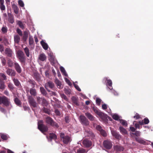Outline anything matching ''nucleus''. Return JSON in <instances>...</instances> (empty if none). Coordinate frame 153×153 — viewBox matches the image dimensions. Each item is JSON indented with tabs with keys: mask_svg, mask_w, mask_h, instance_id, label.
Here are the masks:
<instances>
[{
	"mask_svg": "<svg viewBox=\"0 0 153 153\" xmlns=\"http://www.w3.org/2000/svg\"><path fill=\"white\" fill-rule=\"evenodd\" d=\"M45 121L47 124L50 125L54 128H58L59 127L58 124L55 122L50 117H46Z\"/></svg>",
	"mask_w": 153,
	"mask_h": 153,
	"instance_id": "obj_1",
	"label": "nucleus"
},
{
	"mask_svg": "<svg viewBox=\"0 0 153 153\" xmlns=\"http://www.w3.org/2000/svg\"><path fill=\"white\" fill-rule=\"evenodd\" d=\"M96 114H97L99 117L100 120L104 122L107 123L108 120L107 119V116L103 113L99 111L96 110Z\"/></svg>",
	"mask_w": 153,
	"mask_h": 153,
	"instance_id": "obj_2",
	"label": "nucleus"
},
{
	"mask_svg": "<svg viewBox=\"0 0 153 153\" xmlns=\"http://www.w3.org/2000/svg\"><path fill=\"white\" fill-rule=\"evenodd\" d=\"M59 135L61 139L64 144H67L71 140V138L69 136H65L64 133H60Z\"/></svg>",
	"mask_w": 153,
	"mask_h": 153,
	"instance_id": "obj_3",
	"label": "nucleus"
},
{
	"mask_svg": "<svg viewBox=\"0 0 153 153\" xmlns=\"http://www.w3.org/2000/svg\"><path fill=\"white\" fill-rule=\"evenodd\" d=\"M27 100L31 108L33 110V108H35L37 107L38 105L37 103L31 96H28Z\"/></svg>",
	"mask_w": 153,
	"mask_h": 153,
	"instance_id": "obj_4",
	"label": "nucleus"
},
{
	"mask_svg": "<svg viewBox=\"0 0 153 153\" xmlns=\"http://www.w3.org/2000/svg\"><path fill=\"white\" fill-rule=\"evenodd\" d=\"M17 57L21 63H25V57L24 52L21 51H19L17 52Z\"/></svg>",
	"mask_w": 153,
	"mask_h": 153,
	"instance_id": "obj_5",
	"label": "nucleus"
},
{
	"mask_svg": "<svg viewBox=\"0 0 153 153\" xmlns=\"http://www.w3.org/2000/svg\"><path fill=\"white\" fill-rule=\"evenodd\" d=\"M2 103L6 106H9L10 104L9 100L5 96H0V105Z\"/></svg>",
	"mask_w": 153,
	"mask_h": 153,
	"instance_id": "obj_6",
	"label": "nucleus"
},
{
	"mask_svg": "<svg viewBox=\"0 0 153 153\" xmlns=\"http://www.w3.org/2000/svg\"><path fill=\"white\" fill-rule=\"evenodd\" d=\"M79 120L82 124L85 126H87L89 125V121L85 116L80 115L79 117Z\"/></svg>",
	"mask_w": 153,
	"mask_h": 153,
	"instance_id": "obj_7",
	"label": "nucleus"
},
{
	"mask_svg": "<svg viewBox=\"0 0 153 153\" xmlns=\"http://www.w3.org/2000/svg\"><path fill=\"white\" fill-rule=\"evenodd\" d=\"M104 147L107 149H110L112 146V142L111 141L107 140H104L103 142Z\"/></svg>",
	"mask_w": 153,
	"mask_h": 153,
	"instance_id": "obj_8",
	"label": "nucleus"
},
{
	"mask_svg": "<svg viewBox=\"0 0 153 153\" xmlns=\"http://www.w3.org/2000/svg\"><path fill=\"white\" fill-rule=\"evenodd\" d=\"M38 128L42 133L47 132L48 130V126L44 124H38Z\"/></svg>",
	"mask_w": 153,
	"mask_h": 153,
	"instance_id": "obj_9",
	"label": "nucleus"
},
{
	"mask_svg": "<svg viewBox=\"0 0 153 153\" xmlns=\"http://www.w3.org/2000/svg\"><path fill=\"white\" fill-rule=\"evenodd\" d=\"M54 86V85L53 83L51 81H49L45 84V87L47 90L49 92L51 91L50 90L48 89L49 88L51 89H53Z\"/></svg>",
	"mask_w": 153,
	"mask_h": 153,
	"instance_id": "obj_10",
	"label": "nucleus"
},
{
	"mask_svg": "<svg viewBox=\"0 0 153 153\" xmlns=\"http://www.w3.org/2000/svg\"><path fill=\"white\" fill-rule=\"evenodd\" d=\"M6 73L8 75L11 77L15 76L16 74V72L14 70L10 68L7 69Z\"/></svg>",
	"mask_w": 153,
	"mask_h": 153,
	"instance_id": "obj_11",
	"label": "nucleus"
},
{
	"mask_svg": "<svg viewBox=\"0 0 153 153\" xmlns=\"http://www.w3.org/2000/svg\"><path fill=\"white\" fill-rule=\"evenodd\" d=\"M82 144L85 147L88 148L91 146L92 143L89 140L87 139H84L82 141Z\"/></svg>",
	"mask_w": 153,
	"mask_h": 153,
	"instance_id": "obj_12",
	"label": "nucleus"
},
{
	"mask_svg": "<svg viewBox=\"0 0 153 153\" xmlns=\"http://www.w3.org/2000/svg\"><path fill=\"white\" fill-rule=\"evenodd\" d=\"M8 16L7 20L10 23L13 24L14 21V16L13 15L10 13H8Z\"/></svg>",
	"mask_w": 153,
	"mask_h": 153,
	"instance_id": "obj_13",
	"label": "nucleus"
},
{
	"mask_svg": "<svg viewBox=\"0 0 153 153\" xmlns=\"http://www.w3.org/2000/svg\"><path fill=\"white\" fill-rule=\"evenodd\" d=\"M49 57V60L50 61L51 64L53 65L55 63V60L53 53H50L48 54Z\"/></svg>",
	"mask_w": 153,
	"mask_h": 153,
	"instance_id": "obj_14",
	"label": "nucleus"
},
{
	"mask_svg": "<svg viewBox=\"0 0 153 153\" xmlns=\"http://www.w3.org/2000/svg\"><path fill=\"white\" fill-rule=\"evenodd\" d=\"M111 134L113 137L117 139H120L121 138V136L119 134V133L117 132L116 131L111 130Z\"/></svg>",
	"mask_w": 153,
	"mask_h": 153,
	"instance_id": "obj_15",
	"label": "nucleus"
},
{
	"mask_svg": "<svg viewBox=\"0 0 153 153\" xmlns=\"http://www.w3.org/2000/svg\"><path fill=\"white\" fill-rule=\"evenodd\" d=\"M5 53L6 55L8 57H12L13 52L12 50L10 48H7L5 50Z\"/></svg>",
	"mask_w": 153,
	"mask_h": 153,
	"instance_id": "obj_16",
	"label": "nucleus"
},
{
	"mask_svg": "<svg viewBox=\"0 0 153 153\" xmlns=\"http://www.w3.org/2000/svg\"><path fill=\"white\" fill-rule=\"evenodd\" d=\"M14 65L15 69L17 72L19 74L20 73L22 72V70L19 65L16 62H14Z\"/></svg>",
	"mask_w": 153,
	"mask_h": 153,
	"instance_id": "obj_17",
	"label": "nucleus"
},
{
	"mask_svg": "<svg viewBox=\"0 0 153 153\" xmlns=\"http://www.w3.org/2000/svg\"><path fill=\"white\" fill-rule=\"evenodd\" d=\"M104 80H105V81H107L106 85L110 87V88H109V89L110 90H111L113 88L112 86V82L111 80L110 79H108V78L106 77L104 78Z\"/></svg>",
	"mask_w": 153,
	"mask_h": 153,
	"instance_id": "obj_18",
	"label": "nucleus"
},
{
	"mask_svg": "<svg viewBox=\"0 0 153 153\" xmlns=\"http://www.w3.org/2000/svg\"><path fill=\"white\" fill-rule=\"evenodd\" d=\"M71 100L75 106L76 107L79 105L77 99L76 97L74 96L72 97Z\"/></svg>",
	"mask_w": 153,
	"mask_h": 153,
	"instance_id": "obj_19",
	"label": "nucleus"
},
{
	"mask_svg": "<svg viewBox=\"0 0 153 153\" xmlns=\"http://www.w3.org/2000/svg\"><path fill=\"white\" fill-rule=\"evenodd\" d=\"M28 32L25 31L23 32V35L22 38V40L24 42H26L28 37Z\"/></svg>",
	"mask_w": 153,
	"mask_h": 153,
	"instance_id": "obj_20",
	"label": "nucleus"
},
{
	"mask_svg": "<svg viewBox=\"0 0 153 153\" xmlns=\"http://www.w3.org/2000/svg\"><path fill=\"white\" fill-rule=\"evenodd\" d=\"M20 36L18 34H16L14 36V41L15 43L19 44L20 40Z\"/></svg>",
	"mask_w": 153,
	"mask_h": 153,
	"instance_id": "obj_21",
	"label": "nucleus"
},
{
	"mask_svg": "<svg viewBox=\"0 0 153 153\" xmlns=\"http://www.w3.org/2000/svg\"><path fill=\"white\" fill-rule=\"evenodd\" d=\"M39 59L40 61L43 62L46 60L47 57L45 55L44 53H42L39 55Z\"/></svg>",
	"mask_w": 153,
	"mask_h": 153,
	"instance_id": "obj_22",
	"label": "nucleus"
},
{
	"mask_svg": "<svg viewBox=\"0 0 153 153\" xmlns=\"http://www.w3.org/2000/svg\"><path fill=\"white\" fill-rule=\"evenodd\" d=\"M14 85L17 87L19 88L21 86V83L18 79L15 78H12Z\"/></svg>",
	"mask_w": 153,
	"mask_h": 153,
	"instance_id": "obj_23",
	"label": "nucleus"
},
{
	"mask_svg": "<svg viewBox=\"0 0 153 153\" xmlns=\"http://www.w3.org/2000/svg\"><path fill=\"white\" fill-rule=\"evenodd\" d=\"M88 150L82 148H79L77 149L76 153H86Z\"/></svg>",
	"mask_w": 153,
	"mask_h": 153,
	"instance_id": "obj_24",
	"label": "nucleus"
},
{
	"mask_svg": "<svg viewBox=\"0 0 153 153\" xmlns=\"http://www.w3.org/2000/svg\"><path fill=\"white\" fill-rule=\"evenodd\" d=\"M40 90L41 93L43 96H46L48 95V93L44 87H40Z\"/></svg>",
	"mask_w": 153,
	"mask_h": 153,
	"instance_id": "obj_25",
	"label": "nucleus"
},
{
	"mask_svg": "<svg viewBox=\"0 0 153 153\" xmlns=\"http://www.w3.org/2000/svg\"><path fill=\"white\" fill-rule=\"evenodd\" d=\"M40 43L44 49L45 50L48 49V45L43 40H42L41 42Z\"/></svg>",
	"mask_w": 153,
	"mask_h": 153,
	"instance_id": "obj_26",
	"label": "nucleus"
},
{
	"mask_svg": "<svg viewBox=\"0 0 153 153\" xmlns=\"http://www.w3.org/2000/svg\"><path fill=\"white\" fill-rule=\"evenodd\" d=\"M30 93L32 96H33L34 97L37 94L36 90L35 88H30Z\"/></svg>",
	"mask_w": 153,
	"mask_h": 153,
	"instance_id": "obj_27",
	"label": "nucleus"
},
{
	"mask_svg": "<svg viewBox=\"0 0 153 153\" xmlns=\"http://www.w3.org/2000/svg\"><path fill=\"white\" fill-rule=\"evenodd\" d=\"M114 150L117 151H121L123 150L124 149L121 146H114Z\"/></svg>",
	"mask_w": 153,
	"mask_h": 153,
	"instance_id": "obj_28",
	"label": "nucleus"
},
{
	"mask_svg": "<svg viewBox=\"0 0 153 153\" xmlns=\"http://www.w3.org/2000/svg\"><path fill=\"white\" fill-rule=\"evenodd\" d=\"M135 140L137 141L139 143L146 145V142L144 140L140 138H136Z\"/></svg>",
	"mask_w": 153,
	"mask_h": 153,
	"instance_id": "obj_29",
	"label": "nucleus"
},
{
	"mask_svg": "<svg viewBox=\"0 0 153 153\" xmlns=\"http://www.w3.org/2000/svg\"><path fill=\"white\" fill-rule=\"evenodd\" d=\"M119 130L120 132L123 134H127V131L126 129L122 127H119Z\"/></svg>",
	"mask_w": 153,
	"mask_h": 153,
	"instance_id": "obj_30",
	"label": "nucleus"
},
{
	"mask_svg": "<svg viewBox=\"0 0 153 153\" xmlns=\"http://www.w3.org/2000/svg\"><path fill=\"white\" fill-rule=\"evenodd\" d=\"M49 137L51 139V140H52V139L56 140L57 138L56 135L53 133H50L49 134Z\"/></svg>",
	"mask_w": 153,
	"mask_h": 153,
	"instance_id": "obj_31",
	"label": "nucleus"
},
{
	"mask_svg": "<svg viewBox=\"0 0 153 153\" xmlns=\"http://www.w3.org/2000/svg\"><path fill=\"white\" fill-rule=\"evenodd\" d=\"M55 82L56 84V85L57 87L58 88H62L61 87V82H60L58 79H55Z\"/></svg>",
	"mask_w": 153,
	"mask_h": 153,
	"instance_id": "obj_32",
	"label": "nucleus"
},
{
	"mask_svg": "<svg viewBox=\"0 0 153 153\" xmlns=\"http://www.w3.org/2000/svg\"><path fill=\"white\" fill-rule=\"evenodd\" d=\"M85 115L90 120L92 121L94 120V117L90 113H85Z\"/></svg>",
	"mask_w": 153,
	"mask_h": 153,
	"instance_id": "obj_33",
	"label": "nucleus"
},
{
	"mask_svg": "<svg viewBox=\"0 0 153 153\" xmlns=\"http://www.w3.org/2000/svg\"><path fill=\"white\" fill-rule=\"evenodd\" d=\"M5 85L4 82L0 79V89L3 90L5 89Z\"/></svg>",
	"mask_w": 153,
	"mask_h": 153,
	"instance_id": "obj_34",
	"label": "nucleus"
},
{
	"mask_svg": "<svg viewBox=\"0 0 153 153\" xmlns=\"http://www.w3.org/2000/svg\"><path fill=\"white\" fill-rule=\"evenodd\" d=\"M14 102L17 105L19 106H21V102L18 98L17 97L15 98Z\"/></svg>",
	"mask_w": 153,
	"mask_h": 153,
	"instance_id": "obj_35",
	"label": "nucleus"
},
{
	"mask_svg": "<svg viewBox=\"0 0 153 153\" xmlns=\"http://www.w3.org/2000/svg\"><path fill=\"white\" fill-rule=\"evenodd\" d=\"M7 64L8 67H12L13 65H14V63L10 59H9L7 60Z\"/></svg>",
	"mask_w": 153,
	"mask_h": 153,
	"instance_id": "obj_36",
	"label": "nucleus"
},
{
	"mask_svg": "<svg viewBox=\"0 0 153 153\" xmlns=\"http://www.w3.org/2000/svg\"><path fill=\"white\" fill-rule=\"evenodd\" d=\"M12 7L13 8L14 11L15 13L16 14L18 13L19 8L15 4H14L12 6Z\"/></svg>",
	"mask_w": 153,
	"mask_h": 153,
	"instance_id": "obj_37",
	"label": "nucleus"
},
{
	"mask_svg": "<svg viewBox=\"0 0 153 153\" xmlns=\"http://www.w3.org/2000/svg\"><path fill=\"white\" fill-rule=\"evenodd\" d=\"M24 50L26 56L29 57L30 56V52L28 48L26 47L24 49Z\"/></svg>",
	"mask_w": 153,
	"mask_h": 153,
	"instance_id": "obj_38",
	"label": "nucleus"
},
{
	"mask_svg": "<svg viewBox=\"0 0 153 153\" xmlns=\"http://www.w3.org/2000/svg\"><path fill=\"white\" fill-rule=\"evenodd\" d=\"M34 79L37 81H39L40 79L39 74L37 73H34Z\"/></svg>",
	"mask_w": 153,
	"mask_h": 153,
	"instance_id": "obj_39",
	"label": "nucleus"
},
{
	"mask_svg": "<svg viewBox=\"0 0 153 153\" xmlns=\"http://www.w3.org/2000/svg\"><path fill=\"white\" fill-rule=\"evenodd\" d=\"M120 123H121L123 126H125L126 127L127 126L128 124L127 121L123 120H119Z\"/></svg>",
	"mask_w": 153,
	"mask_h": 153,
	"instance_id": "obj_40",
	"label": "nucleus"
},
{
	"mask_svg": "<svg viewBox=\"0 0 153 153\" xmlns=\"http://www.w3.org/2000/svg\"><path fill=\"white\" fill-rule=\"evenodd\" d=\"M1 63L3 66H5L6 63V60L5 57L3 56L0 57Z\"/></svg>",
	"mask_w": 153,
	"mask_h": 153,
	"instance_id": "obj_41",
	"label": "nucleus"
},
{
	"mask_svg": "<svg viewBox=\"0 0 153 153\" xmlns=\"http://www.w3.org/2000/svg\"><path fill=\"white\" fill-rule=\"evenodd\" d=\"M17 24H18L19 27L22 29H23L24 28V24L23 22L20 21H18L17 22Z\"/></svg>",
	"mask_w": 153,
	"mask_h": 153,
	"instance_id": "obj_42",
	"label": "nucleus"
},
{
	"mask_svg": "<svg viewBox=\"0 0 153 153\" xmlns=\"http://www.w3.org/2000/svg\"><path fill=\"white\" fill-rule=\"evenodd\" d=\"M28 82L31 85V86L33 88H34L35 87V85L36 84V83L33 80H30Z\"/></svg>",
	"mask_w": 153,
	"mask_h": 153,
	"instance_id": "obj_43",
	"label": "nucleus"
},
{
	"mask_svg": "<svg viewBox=\"0 0 153 153\" xmlns=\"http://www.w3.org/2000/svg\"><path fill=\"white\" fill-rule=\"evenodd\" d=\"M112 118L116 120H118L119 119V117L117 114H115L111 115Z\"/></svg>",
	"mask_w": 153,
	"mask_h": 153,
	"instance_id": "obj_44",
	"label": "nucleus"
},
{
	"mask_svg": "<svg viewBox=\"0 0 153 153\" xmlns=\"http://www.w3.org/2000/svg\"><path fill=\"white\" fill-rule=\"evenodd\" d=\"M42 110L44 112L48 114H50V110L48 108L45 107H43L42 108Z\"/></svg>",
	"mask_w": 153,
	"mask_h": 153,
	"instance_id": "obj_45",
	"label": "nucleus"
},
{
	"mask_svg": "<svg viewBox=\"0 0 153 153\" xmlns=\"http://www.w3.org/2000/svg\"><path fill=\"white\" fill-rule=\"evenodd\" d=\"M42 101V105L43 106H47L48 105V103L47 100L44 97Z\"/></svg>",
	"mask_w": 153,
	"mask_h": 153,
	"instance_id": "obj_46",
	"label": "nucleus"
},
{
	"mask_svg": "<svg viewBox=\"0 0 153 153\" xmlns=\"http://www.w3.org/2000/svg\"><path fill=\"white\" fill-rule=\"evenodd\" d=\"M0 136L1 138L4 140H6L8 139L7 135L4 134H1Z\"/></svg>",
	"mask_w": 153,
	"mask_h": 153,
	"instance_id": "obj_47",
	"label": "nucleus"
},
{
	"mask_svg": "<svg viewBox=\"0 0 153 153\" xmlns=\"http://www.w3.org/2000/svg\"><path fill=\"white\" fill-rule=\"evenodd\" d=\"M1 30L3 33H6L7 31V28L6 27H3L1 28Z\"/></svg>",
	"mask_w": 153,
	"mask_h": 153,
	"instance_id": "obj_48",
	"label": "nucleus"
},
{
	"mask_svg": "<svg viewBox=\"0 0 153 153\" xmlns=\"http://www.w3.org/2000/svg\"><path fill=\"white\" fill-rule=\"evenodd\" d=\"M16 31L19 35L21 36H22V32L20 29H17Z\"/></svg>",
	"mask_w": 153,
	"mask_h": 153,
	"instance_id": "obj_49",
	"label": "nucleus"
},
{
	"mask_svg": "<svg viewBox=\"0 0 153 153\" xmlns=\"http://www.w3.org/2000/svg\"><path fill=\"white\" fill-rule=\"evenodd\" d=\"M34 42L33 39L32 37L30 36L29 38V44L30 45H32Z\"/></svg>",
	"mask_w": 153,
	"mask_h": 153,
	"instance_id": "obj_50",
	"label": "nucleus"
},
{
	"mask_svg": "<svg viewBox=\"0 0 153 153\" xmlns=\"http://www.w3.org/2000/svg\"><path fill=\"white\" fill-rule=\"evenodd\" d=\"M8 86V88L11 91L13 90L14 89V87L13 86V85L11 83H9Z\"/></svg>",
	"mask_w": 153,
	"mask_h": 153,
	"instance_id": "obj_51",
	"label": "nucleus"
},
{
	"mask_svg": "<svg viewBox=\"0 0 153 153\" xmlns=\"http://www.w3.org/2000/svg\"><path fill=\"white\" fill-rule=\"evenodd\" d=\"M101 102L102 100L101 99L98 98H96V104L97 105H100Z\"/></svg>",
	"mask_w": 153,
	"mask_h": 153,
	"instance_id": "obj_52",
	"label": "nucleus"
},
{
	"mask_svg": "<svg viewBox=\"0 0 153 153\" xmlns=\"http://www.w3.org/2000/svg\"><path fill=\"white\" fill-rule=\"evenodd\" d=\"M0 8L1 10L4 11L5 10V7L4 3L0 4Z\"/></svg>",
	"mask_w": 153,
	"mask_h": 153,
	"instance_id": "obj_53",
	"label": "nucleus"
},
{
	"mask_svg": "<svg viewBox=\"0 0 153 153\" xmlns=\"http://www.w3.org/2000/svg\"><path fill=\"white\" fill-rule=\"evenodd\" d=\"M60 70L61 72L62 73H63V74L65 75L66 76V75L67 74H66V71H65L64 68L63 67L61 66V67H60Z\"/></svg>",
	"mask_w": 153,
	"mask_h": 153,
	"instance_id": "obj_54",
	"label": "nucleus"
},
{
	"mask_svg": "<svg viewBox=\"0 0 153 153\" xmlns=\"http://www.w3.org/2000/svg\"><path fill=\"white\" fill-rule=\"evenodd\" d=\"M44 97H36L37 101L38 103L40 104L41 102V101H42Z\"/></svg>",
	"mask_w": 153,
	"mask_h": 153,
	"instance_id": "obj_55",
	"label": "nucleus"
},
{
	"mask_svg": "<svg viewBox=\"0 0 153 153\" xmlns=\"http://www.w3.org/2000/svg\"><path fill=\"white\" fill-rule=\"evenodd\" d=\"M136 121H134L133 123V124L134 125V126L136 128H140V126L139 124L137 123H135Z\"/></svg>",
	"mask_w": 153,
	"mask_h": 153,
	"instance_id": "obj_56",
	"label": "nucleus"
},
{
	"mask_svg": "<svg viewBox=\"0 0 153 153\" xmlns=\"http://www.w3.org/2000/svg\"><path fill=\"white\" fill-rule=\"evenodd\" d=\"M60 96L62 98L64 99L66 101H68V99L67 98V97L64 94H60Z\"/></svg>",
	"mask_w": 153,
	"mask_h": 153,
	"instance_id": "obj_57",
	"label": "nucleus"
},
{
	"mask_svg": "<svg viewBox=\"0 0 153 153\" xmlns=\"http://www.w3.org/2000/svg\"><path fill=\"white\" fill-rule=\"evenodd\" d=\"M0 76L3 78L4 80H6L7 79L6 76L4 73H0Z\"/></svg>",
	"mask_w": 153,
	"mask_h": 153,
	"instance_id": "obj_58",
	"label": "nucleus"
},
{
	"mask_svg": "<svg viewBox=\"0 0 153 153\" xmlns=\"http://www.w3.org/2000/svg\"><path fill=\"white\" fill-rule=\"evenodd\" d=\"M101 134L104 137H106L107 136V134L106 132L103 129L100 131Z\"/></svg>",
	"mask_w": 153,
	"mask_h": 153,
	"instance_id": "obj_59",
	"label": "nucleus"
},
{
	"mask_svg": "<svg viewBox=\"0 0 153 153\" xmlns=\"http://www.w3.org/2000/svg\"><path fill=\"white\" fill-rule=\"evenodd\" d=\"M65 121L66 123H69L70 119L69 116H66L65 117Z\"/></svg>",
	"mask_w": 153,
	"mask_h": 153,
	"instance_id": "obj_60",
	"label": "nucleus"
},
{
	"mask_svg": "<svg viewBox=\"0 0 153 153\" xmlns=\"http://www.w3.org/2000/svg\"><path fill=\"white\" fill-rule=\"evenodd\" d=\"M65 92L67 95L70 94L71 93V91L70 89H66L65 90Z\"/></svg>",
	"mask_w": 153,
	"mask_h": 153,
	"instance_id": "obj_61",
	"label": "nucleus"
},
{
	"mask_svg": "<svg viewBox=\"0 0 153 153\" xmlns=\"http://www.w3.org/2000/svg\"><path fill=\"white\" fill-rule=\"evenodd\" d=\"M144 121V124H147L149 123V120L148 118L147 117L145 118L143 120Z\"/></svg>",
	"mask_w": 153,
	"mask_h": 153,
	"instance_id": "obj_62",
	"label": "nucleus"
},
{
	"mask_svg": "<svg viewBox=\"0 0 153 153\" xmlns=\"http://www.w3.org/2000/svg\"><path fill=\"white\" fill-rule=\"evenodd\" d=\"M133 134L136 136H140V132L139 131H136L134 133H133Z\"/></svg>",
	"mask_w": 153,
	"mask_h": 153,
	"instance_id": "obj_63",
	"label": "nucleus"
},
{
	"mask_svg": "<svg viewBox=\"0 0 153 153\" xmlns=\"http://www.w3.org/2000/svg\"><path fill=\"white\" fill-rule=\"evenodd\" d=\"M55 113L56 115L60 116V113L59 110L58 109H56L55 111Z\"/></svg>",
	"mask_w": 153,
	"mask_h": 153,
	"instance_id": "obj_64",
	"label": "nucleus"
}]
</instances>
